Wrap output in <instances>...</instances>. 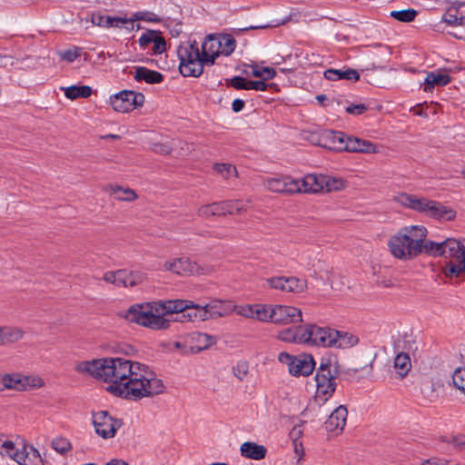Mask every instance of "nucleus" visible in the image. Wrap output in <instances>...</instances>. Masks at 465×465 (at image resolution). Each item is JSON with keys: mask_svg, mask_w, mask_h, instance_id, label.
<instances>
[{"mask_svg": "<svg viewBox=\"0 0 465 465\" xmlns=\"http://www.w3.org/2000/svg\"><path fill=\"white\" fill-rule=\"evenodd\" d=\"M302 322V312L300 308L272 304V322L277 324H296Z\"/></svg>", "mask_w": 465, "mask_h": 465, "instance_id": "nucleus-14", "label": "nucleus"}, {"mask_svg": "<svg viewBox=\"0 0 465 465\" xmlns=\"http://www.w3.org/2000/svg\"><path fill=\"white\" fill-rule=\"evenodd\" d=\"M133 16L137 23H139L140 21L159 23L161 21L160 17L157 15L147 11H140L134 13Z\"/></svg>", "mask_w": 465, "mask_h": 465, "instance_id": "nucleus-48", "label": "nucleus"}, {"mask_svg": "<svg viewBox=\"0 0 465 465\" xmlns=\"http://www.w3.org/2000/svg\"><path fill=\"white\" fill-rule=\"evenodd\" d=\"M0 456L20 465H44L39 451L19 437L0 434Z\"/></svg>", "mask_w": 465, "mask_h": 465, "instance_id": "nucleus-10", "label": "nucleus"}, {"mask_svg": "<svg viewBox=\"0 0 465 465\" xmlns=\"http://www.w3.org/2000/svg\"><path fill=\"white\" fill-rule=\"evenodd\" d=\"M25 336L22 328L12 325H0V346H5L21 341Z\"/></svg>", "mask_w": 465, "mask_h": 465, "instance_id": "nucleus-27", "label": "nucleus"}, {"mask_svg": "<svg viewBox=\"0 0 465 465\" xmlns=\"http://www.w3.org/2000/svg\"><path fill=\"white\" fill-rule=\"evenodd\" d=\"M235 47V39L230 35H208L201 52L196 41L183 42L177 48L180 73L185 77H199L204 66L213 65L221 55L229 56Z\"/></svg>", "mask_w": 465, "mask_h": 465, "instance_id": "nucleus-1", "label": "nucleus"}, {"mask_svg": "<svg viewBox=\"0 0 465 465\" xmlns=\"http://www.w3.org/2000/svg\"><path fill=\"white\" fill-rule=\"evenodd\" d=\"M277 360L287 368L289 374L293 377H308L316 367L313 356L308 352L294 355L282 351L278 354Z\"/></svg>", "mask_w": 465, "mask_h": 465, "instance_id": "nucleus-13", "label": "nucleus"}, {"mask_svg": "<svg viewBox=\"0 0 465 465\" xmlns=\"http://www.w3.org/2000/svg\"><path fill=\"white\" fill-rule=\"evenodd\" d=\"M347 416L348 411L343 405L337 407L325 422L326 430L335 434L341 433L345 427Z\"/></svg>", "mask_w": 465, "mask_h": 465, "instance_id": "nucleus-23", "label": "nucleus"}, {"mask_svg": "<svg viewBox=\"0 0 465 465\" xmlns=\"http://www.w3.org/2000/svg\"><path fill=\"white\" fill-rule=\"evenodd\" d=\"M323 174L308 173L297 179V193H323Z\"/></svg>", "mask_w": 465, "mask_h": 465, "instance_id": "nucleus-21", "label": "nucleus"}, {"mask_svg": "<svg viewBox=\"0 0 465 465\" xmlns=\"http://www.w3.org/2000/svg\"><path fill=\"white\" fill-rule=\"evenodd\" d=\"M266 283L272 289L287 292L299 293L307 289L306 281L296 277H271L266 279Z\"/></svg>", "mask_w": 465, "mask_h": 465, "instance_id": "nucleus-16", "label": "nucleus"}, {"mask_svg": "<svg viewBox=\"0 0 465 465\" xmlns=\"http://www.w3.org/2000/svg\"><path fill=\"white\" fill-rule=\"evenodd\" d=\"M233 312L237 313V315L252 320L253 318V304H241L235 305L233 304Z\"/></svg>", "mask_w": 465, "mask_h": 465, "instance_id": "nucleus-52", "label": "nucleus"}, {"mask_svg": "<svg viewBox=\"0 0 465 465\" xmlns=\"http://www.w3.org/2000/svg\"><path fill=\"white\" fill-rule=\"evenodd\" d=\"M433 256H443L448 262L443 268V273L449 278L459 277L465 274V248L462 243L453 238H449L442 242L430 244Z\"/></svg>", "mask_w": 465, "mask_h": 465, "instance_id": "nucleus-9", "label": "nucleus"}, {"mask_svg": "<svg viewBox=\"0 0 465 465\" xmlns=\"http://www.w3.org/2000/svg\"><path fill=\"white\" fill-rule=\"evenodd\" d=\"M15 64V59L6 54H0V67H9Z\"/></svg>", "mask_w": 465, "mask_h": 465, "instance_id": "nucleus-61", "label": "nucleus"}, {"mask_svg": "<svg viewBox=\"0 0 465 465\" xmlns=\"http://www.w3.org/2000/svg\"><path fill=\"white\" fill-rule=\"evenodd\" d=\"M166 50V43L165 40L157 34L155 39L152 44V52L154 54H161Z\"/></svg>", "mask_w": 465, "mask_h": 465, "instance_id": "nucleus-55", "label": "nucleus"}, {"mask_svg": "<svg viewBox=\"0 0 465 465\" xmlns=\"http://www.w3.org/2000/svg\"><path fill=\"white\" fill-rule=\"evenodd\" d=\"M268 85L263 81L248 80L247 90L265 91Z\"/></svg>", "mask_w": 465, "mask_h": 465, "instance_id": "nucleus-60", "label": "nucleus"}, {"mask_svg": "<svg viewBox=\"0 0 465 465\" xmlns=\"http://www.w3.org/2000/svg\"><path fill=\"white\" fill-rule=\"evenodd\" d=\"M303 430L302 425H296L292 428L290 435L292 439L295 441L302 435Z\"/></svg>", "mask_w": 465, "mask_h": 465, "instance_id": "nucleus-63", "label": "nucleus"}, {"mask_svg": "<svg viewBox=\"0 0 465 465\" xmlns=\"http://www.w3.org/2000/svg\"><path fill=\"white\" fill-rule=\"evenodd\" d=\"M135 350L133 346L129 344H118V353H123L125 356L133 355Z\"/></svg>", "mask_w": 465, "mask_h": 465, "instance_id": "nucleus-62", "label": "nucleus"}, {"mask_svg": "<svg viewBox=\"0 0 465 465\" xmlns=\"http://www.w3.org/2000/svg\"><path fill=\"white\" fill-rule=\"evenodd\" d=\"M134 77L136 81H144L147 84H160L163 80V75L146 67H136L134 69Z\"/></svg>", "mask_w": 465, "mask_h": 465, "instance_id": "nucleus-33", "label": "nucleus"}, {"mask_svg": "<svg viewBox=\"0 0 465 465\" xmlns=\"http://www.w3.org/2000/svg\"><path fill=\"white\" fill-rule=\"evenodd\" d=\"M116 18L107 15L104 11H97L92 14L90 21L93 25L104 28L113 27Z\"/></svg>", "mask_w": 465, "mask_h": 465, "instance_id": "nucleus-43", "label": "nucleus"}, {"mask_svg": "<svg viewBox=\"0 0 465 465\" xmlns=\"http://www.w3.org/2000/svg\"><path fill=\"white\" fill-rule=\"evenodd\" d=\"M52 448L60 454H66L72 450L70 440L64 437H55L52 440Z\"/></svg>", "mask_w": 465, "mask_h": 465, "instance_id": "nucleus-45", "label": "nucleus"}, {"mask_svg": "<svg viewBox=\"0 0 465 465\" xmlns=\"http://www.w3.org/2000/svg\"><path fill=\"white\" fill-rule=\"evenodd\" d=\"M93 425L96 434L104 440L111 439L115 434V420L105 411L93 414Z\"/></svg>", "mask_w": 465, "mask_h": 465, "instance_id": "nucleus-17", "label": "nucleus"}, {"mask_svg": "<svg viewBox=\"0 0 465 465\" xmlns=\"http://www.w3.org/2000/svg\"><path fill=\"white\" fill-rule=\"evenodd\" d=\"M347 136L341 132L326 130L319 136V144L329 150L345 152Z\"/></svg>", "mask_w": 465, "mask_h": 465, "instance_id": "nucleus-19", "label": "nucleus"}, {"mask_svg": "<svg viewBox=\"0 0 465 465\" xmlns=\"http://www.w3.org/2000/svg\"><path fill=\"white\" fill-rule=\"evenodd\" d=\"M140 29V25L137 23L133 15L127 16L126 15H118V35L124 36L127 40L132 38V34Z\"/></svg>", "mask_w": 465, "mask_h": 465, "instance_id": "nucleus-29", "label": "nucleus"}, {"mask_svg": "<svg viewBox=\"0 0 465 465\" xmlns=\"http://www.w3.org/2000/svg\"><path fill=\"white\" fill-rule=\"evenodd\" d=\"M191 307L185 310V312L181 316H176L173 321L175 322H205L208 321L206 310L203 305H200L192 301Z\"/></svg>", "mask_w": 465, "mask_h": 465, "instance_id": "nucleus-28", "label": "nucleus"}, {"mask_svg": "<svg viewBox=\"0 0 465 465\" xmlns=\"http://www.w3.org/2000/svg\"><path fill=\"white\" fill-rule=\"evenodd\" d=\"M417 15V12L414 9H406V10H400V11H392L391 12V16L394 19L409 23L414 20L415 16Z\"/></svg>", "mask_w": 465, "mask_h": 465, "instance_id": "nucleus-46", "label": "nucleus"}, {"mask_svg": "<svg viewBox=\"0 0 465 465\" xmlns=\"http://www.w3.org/2000/svg\"><path fill=\"white\" fill-rule=\"evenodd\" d=\"M164 386L148 368L138 361L118 356V396L139 400L160 394Z\"/></svg>", "mask_w": 465, "mask_h": 465, "instance_id": "nucleus-2", "label": "nucleus"}, {"mask_svg": "<svg viewBox=\"0 0 465 465\" xmlns=\"http://www.w3.org/2000/svg\"><path fill=\"white\" fill-rule=\"evenodd\" d=\"M324 77L330 81H337L341 79L358 81L360 78L359 73L354 69L338 70L328 69L324 72Z\"/></svg>", "mask_w": 465, "mask_h": 465, "instance_id": "nucleus-36", "label": "nucleus"}, {"mask_svg": "<svg viewBox=\"0 0 465 465\" xmlns=\"http://www.w3.org/2000/svg\"><path fill=\"white\" fill-rule=\"evenodd\" d=\"M263 186L270 192L284 194L297 193V179L288 175H276L263 181Z\"/></svg>", "mask_w": 465, "mask_h": 465, "instance_id": "nucleus-15", "label": "nucleus"}, {"mask_svg": "<svg viewBox=\"0 0 465 465\" xmlns=\"http://www.w3.org/2000/svg\"><path fill=\"white\" fill-rule=\"evenodd\" d=\"M421 465H458V463H453L450 460H444V459H439L436 457L424 460L421 462Z\"/></svg>", "mask_w": 465, "mask_h": 465, "instance_id": "nucleus-59", "label": "nucleus"}, {"mask_svg": "<svg viewBox=\"0 0 465 465\" xmlns=\"http://www.w3.org/2000/svg\"><path fill=\"white\" fill-rule=\"evenodd\" d=\"M416 350V341L411 333L403 332L399 334L393 341L394 352L408 353Z\"/></svg>", "mask_w": 465, "mask_h": 465, "instance_id": "nucleus-30", "label": "nucleus"}, {"mask_svg": "<svg viewBox=\"0 0 465 465\" xmlns=\"http://www.w3.org/2000/svg\"><path fill=\"white\" fill-rule=\"evenodd\" d=\"M243 106L244 102L241 99H235L232 104V108L235 113L242 111Z\"/></svg>", "mask_w": 465, "mask_h": 465, "instance_id": "nucleus-64", "label": "nucleus"}, {"mask_svg": "<svg viewBox=\"0 0 465 465\" xmlns=\"http://www.w3.org/2000/svg\"><path fill=\"white\" fill-rule=\"evenodd\" d=\"M190 353H197L207 350L216 342V339L207 333L192 332L185 335Z\"/></svg>", "mask_w": 465, "mask_h": 465, "instance_id": "nucleus-20", "label": "nucleus"}, {"mask_svg": "<svg viewBox=\"0 0 465 465\" xmlns=\"http://www.w3.org/2000/svg\"><path fill=\"white\" fill-rule=\"evenodd\" d=\"M272 304L253 303L252 320L262 322H272Z\"/></svg>", "mask_w": 465, "mask_h": 465, "instance_id": "nucleus-39", "label": "nucleus"}, {"mask_svg": "<svg viewBox=\"0 0 465 465\" xmlns=\"http://www.w3.org/2000/svg\"><path fill=\"white\" fill-rule=\"evenodd\" d=\"M345 152L372 154L380 152L379 146L372 142L355 136H347Z\"/></svg>", "mask_w": 465, "mask_h": 465, "instance_id": "nucleus-22", "label": "nucleus"}, {"mask_svg": "<svg viewBox=\"0 0 465 465\" xmlns=\"http://www.w3.org/2000/svg\"><path fill=\"white\" fill-rule=\"evenodd\" d=\"M222 204L226 205L224 207V215L238 213L243 207V204L240 201H226L222 202Z\"/></svg>", "mask_w": 465, "mask_h": 465, "instance_id": "nucleus-54", "label": "nucleus"}, {"mask_svg": "<svg viewBox=\"0 0 465 465\" xmlns=\"http://www.w3.org/2000/svg\"><path fill=\"white\" fill-rule=\"evenodd\" d=\"M428 231L423 225H407L391 234L387 240V250L396 260L409 262L422 252L430 255L432 241L426 239Z\"/></svg>", "mask_w": 465, "mask_h": 465, "instance_id": "nucleus-3", "label": "nucleus"}, {"mask_svg": "<svg viewBox=\"0 0 465 465\" xmlns=\"http://www.w3.org/2000/svg\"><path fill=\"white\" fill-rule=\"evenodd\" d=\"M45 385L44 379L38 374H24L17 371L1 373L2 392L5 391H28L41 389Z\"/></svg>", "mask_w": 465, "mask_h": 465, "instance_id": "nucleus-11", "label": "nucleus"}, {"mask_svg": "<svg viewBox=\"0 0 465 465\" xmlns=\"http://www.w3.org/2000/svg\"><path fill=\"white\" fill-rule=\"evenodd\" d=\"M241 453L242 456L253 460H261L265 457L266 449L252 442H244L241 446Z\"/></svg>", "mask_w": 465, "mask_h": 465, "instance_id": "nucleus-38", "label": "nucleus"}, {"mask_svg": "<svg viewBox=\"0 0 465 465\" xmlns=\"http://www.w3.org/2000/svg\"><path fill=\"white\" fill-rule=\"evenodd\" d=\"M60 90L64 92V96L68 100H75L78 98H88L93 94V89L89 85H70L61 86Z\"/></svg>", "mask_w": 465, "mask_h": 465, "instance_id": "nucleus-31", "label": "nucleus"}, {"mask_svg": "<svg viewBox=\"0 0 465 465\" xmlns=\"http://www.w3.org/2000/svg\"><path fill=\"white\" fill-rule=\"evenodd\" d=\"M143 274L140 272L129 270H118V286L124 288L134 287L143 282Z\"/></svg>", "mask_w": 465, "mask_h": 465, "instance_id": "nucleus-35", "label": "nucleus"}, {"mask_svg": "<svg viewBox=\"0 0 465 465\" xmlns=\"http://www.w3.org/2000/svg\"><path fill=\"white\" fill-rule=\"evenodd\" d=\"M341 372L339 358L332 352H325L320 359L314 377L316 383L315 400L326 402L337 388V379Z\"/></svg>", "mask_w": 465, "mask_h": 465, "instance_id": "nucleus-6", "label": "nucleus"}, {"mask_svg": "<svg viewBox=\"0 0 465 465\" xmlns=\"http://www.w3.org/2000/svg\"><path fill=\"white\" fill-rule=\"evenodd\" d=\"M144 95L134 91H121L118 93V112L130 113L143 106Z\"/></svg>", "mask_w": 465, "mask_h": 465, "instance_id": "nucleus-18", "label": "nucleus"}, {"mask_svg": "<svg viewBox=\"0 0 465 465\" xmlns=\"http://www.w3.org/2000/svg\"><path fill=\"white\" fill-rule=\"evenodd\" d=\"M214 170L223 177L229 179L237 175L236 168L230 163H216Z\"/></svg>", "mask_w": 465, "mask_h": 465, "instance_id": "nucleus-47", "label": "nucleus"}, {"mask_svg": "<svg viewBox=\"0 0 465 465\" xmlns=\"http://www.w3.org/2000/svg\"><path fill=\"white\" fill-rule=\"evenodd\" d=\"M452 384L460 393L465 395V368H458L452 374Z\"/></svg>", "mask_w": 465, "mask_h": 465, "instance_id": "nucleus-44", "label": "nucleus"}, {"mask_svg": "<svg viewBox=\"0 0 465 465\" xmlns=\"http://www.w3.org/2000/svg\"><path fill=\"white\" fill-rule=\"evenodd\" d=\"M203 306L208 320L225 317L233 312V303L230 301L213 300Z\"/></svg>", "mask_w": 465, "mask_h": 465, "instance_id": "nucleus-24", "label": "nucleus"}, {"mask_svg": "<svg viewBox=\"0 0 465 465\" xmlns=\"http://www.w3.org/2000/svg\"><path fill=\"white\" fill-rule=\"evenodd\" d=\"M442 20L450 26H465V2L450 7Z\"/></svg>", "mask_w": 465, "mask_h": 465, "instance_id": "nucleus-26", "label": "nucleus"}, {"mask_svg": "<svg viewBox=\"0 0 465 465\" xmlns=\"http://www.w3.org/2000/svg\"><path fill=\"white\" fill-rule=\"evenodd\" d=\"M82 53V49L79 47H73L59 53V56L62 60L68 63L75 61Z\"/></svg>", "mask_w": 465, "mask_h": 465, "instance_id": "nucleus-51", "label": "nucleus"}, {"mask_svg": "<svg viewBox=\"0 0 465 465\" xmlns=\"http://www.w3.org/2000/svg\"><path fill=\"white\" fill-rule=\"evenodd\" d=\"M173 345L176 351H180L183 354L190 353L185 335L182 336L179 341H174Z\"/></svg>", "mask_w": 465, "mask_h": 465, "instance_id": "nucleus-56", "label": "nucleus"}, {"mask_svg": "<svg viewBox=\"0 0 465 465\" xmlns=\"http://www.w3.org/2000/svg\"><path fill=\"white\" fill-rule=\"evenodd\" d=\"M74 371L104 386L110 393L116 395V358L101 357L78 361Z\"/></svg>", "mask_w": 465, "mask_h": 465, "instance_id": "nucleus-5", "label": "nucleus"}, {"mask_svg": "<svg viewBox=\"0 0 465 465\" xmlns=\"http://www.w3.org/2000/svg\"><path fill=\"white\" fill-rule=\"evenodd\" d=\"M157 34H158V32L153 31V30H149V31H146L145 33H143L138 40V44H139L140 47L142 49L145 50L149 46H151L153 40L155 39Z\"/></svg>", "mask_w": 465, "mask_h": 465, "instance_id": "nucleus-49", "label": "nucleus"}, {"mask_svg": "<svg viewBox=\"0 0 465 465\" xmlns=\"http://www.w3.org/2000/svg\"><path fill=\"white\" fill-rule=\"evenodd\" d=\"M129 322H134L153 331L167 330L171 320L164 318L159 301L137 303L119 314Z\"/></svg>", "mask_w": 465, "mask_h": 465, "instance_id": "nucleus-8", "label": "nucleus"}, {"mask_svg": "<svg viewBox=\"0 0 465 465\" xmlns=\"http://www.w3.org/2000/svg\"><path fill=\"white\" fill-rule=\"evenodd\" d=\"M359 342L357 336L345 331H339L336 330V336L334 341L331 342V347L337 348H351L355 346Z\"/></svg>", "mask_w": 465, "mask_h": 465, "instance_id": "nucleus-37", "label": "nucleus"}, {"mask_svg": "<svg viewBox=\"0 0 465 465\" xmlns=\"http://www.w3.org/2000/svg\"><path fill=\"white\" fill-rule=\"evenodd\" d=\"M450 82V77L447 73L444 72H430L424 82L425 92H431L434 86L440 85L444 86Z\"/></svg>", "mask_w": 465, "mask_h": 465, "instance_id": "nucleus-34", "label": "nucleus"}, {"mask_svg": "<svg viewBox=\"0 0 465 465\" xmlns=\"http://www.w3.org/2000/svg\"><path fill=\"white\" fill-rule=\"evenodd\" d=\"M335 336L336 330L315 323L284 328L277 333L282 342L322 348H331Z\"/></svg>", "mask_w": 465, "mask_h": 465, "instance_id": "nucleus-4", "label": "nucleus"}, {"mask_svg": "<svg viewBox=\"0 0 465 465\" xmlns=\"http://www.w3.org/2000/svg\"><path fill=\"white\" fill-rule=\"evenodd\" d=\"M225 206L222 204V202L204 204L199 207L197 213L202 218L224 215Z\"/></svg>", "mask_w": 465, "mask_h": 465, "instance_id": "nucleus-40", "label": "nucleus"}, {"mask_svg": "<svg viewBox=\"0 0 465 465\" xmlns=\"http://www.w3.org/2000/svg\"><path fill=\"white\" fill-rule=\"evenodd\" d=\"M162 270L179 276L211 275L215 271L212 265L200 264L184 256L166 260L162 264Z\"/></svg>", "mask_w": 465, "mask_h": 465, "instance_id": "nucleus-12", "label": "nucleus"}, {"mask_svg": "<svg viewBox=\"0 0 465 465\" xmlns=\"http://www.w3.org/2000/svg\"><path fill=\"white\" fill-rule=\"evenodd\" d=\"M248 67L251 69L250 74L253 77L262 78L261 81H268L273 79L276 76V71L268 66H261L258 64H249Z\"/></svg>", "mask_w": 465, "mask_h": 465, "instance_id": "nucleus-41", "label": "nucleus"}, {"mask_svg": "<svg viewBox=\"0 0 465 465\" xmlns=\"http://www.w3.org/2000/svg\"><path fill=\"white\" fill-rule=\"evenodd\" d=\"M161 303L163 315L166 318L169 315L176 314V316H181L185 312V310L192 305V301L190 300H168V301H159Z\"/></svg>", "mask_w": 465, "mask_h": 465, "instance_id": "nucleus-25", "label": "nucleus"}, {"mask_svg": "<svg viewBox=\"0 0 465 465\" xmlns=\"http://www.w3.org/2000/svg\"><path fill=\"white\" fill-rule=\"evenodd\" d=\"M137 197L138 196L134 190L118 186V202H134Z\"/></svg>", "mask_w": 465, "mask_h": 465, "instance_id": "nucleus-50", "label": "nucleus"}, {"mask_svg": "<svg viewBox=\"0 0 465 465\" xmlns=\"http://www.w3.org/2000/svg\"><path fill=\"white\" fill-rule=\"evenodd\" d=\"M395 358L393 361V369L397 374V376L401 379H403L408 375L411 369V361L410 354L408 353H400L394 352Z\"/></svg>", "mask_w": 465, "mask_h": 465, "instance_id": "nucleus-32", "label": "nucleus"}, {"mask_svg": "<svg viewBox=\"0 0 465 465\" xmlns=\"http://www.w3.org/2000/svg\"><path fill=\"white\" fill-rule=\"evenodd\" d=\"M323 193L338 192L346 187V182L339 177L323 174Z\"/></svg>", "mask_w": 465, "mask_h": 465, "instance_id": "nucleus-42", "label": "nucleus"}, {"mask_svg": "<svg viewBox=\"0 0 465 465\" xmlns=\"http://www.w3.org/2000/svg\"><path fill=\"white\" fill-rule=\"evenodd\" d=\"M395 201L405 208L439 222L453 221L457 215L453 208L417 194L402 193L395 197Z\"/></svg>", "mask_w": 465, "mask_h": 465, "instance_id": "nucleus-7", "label": "nucleus"}, {"mask_svg": "<svg viewBox=\"0 0 465 465\" xmlns=\"http://www.w3.org/2000/svg\"><path fill=\"white\" fill-rule=\"evenodd\" d=\"M367 110V107L363 104H351L348 107H346V112L351 114L354 115H361L364 114Z\"/></svg>", "mask_w": 465, "mask_h": 465, "instance_id": "nucleus-58", "label": "nucleus"}, {"mask_svg": "<svg viewBox=\"0 0 465 465\" xmlns=\"http://www.w3.org/2000/svg\"><path fill=\"white\" fill-rule=\"evenodd\" d=\"M232 371L237 379H239L240 381H243L248 375L249 365L246 361H240L232 368Z\"/></svg>", "mask_w": 465, "mask_h": 465, "instance_id": "nucleus-53", "label": "nucleus"}, {"mask_svg": "<svg viewBox=\"0 0 465 465\" xmlns=\"http://www.w3.org/2000/svg\"><path fill=\"white\" fill-rule=\"evenodd\" d=\"M247 84L248 80L241 76H234L231 80V85L237 90H247Z\"/></svg>", "mask_w": 465, "mask_h": 465, "instance_id": "nucleus-57", "label": "nucleus"}]
</instances>
